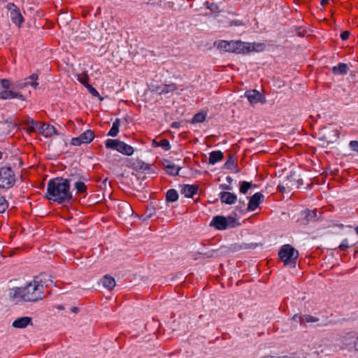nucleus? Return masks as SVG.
Listing matches in <instances>:
<instances>
[{
    "instance_id": "obj_1",
    "label": "nucleus",
    "mask_w": 358,
    "mask_h": 358,
    "mask_svg": "<svg viewBox=\"0 0 358 358\" xmlns=\"http://www.w3.org/2000/svg\"><path fill=\"white\" fill-rule=\"evenodd\" d=\"M46 197L58 203L69 202L72 199L69 180L59 177L50 180Z\"/></svg>"
},
{
    "instance_id": "obj_2",
    "label": "nucleus",
    "mask_w": 358,
    "mask_h": 358,
    "mask_svg": "<svg viewBox=\"0 0 358 358\" xmlns=\"http://www.w3.org/2000/svg\"><path fill=\"white\" fill-rule=\"evenodd\" d=\"M10 296L13 301L20 298L24 301H38L44 297L43 285L41 282L34 280L24 287L13 289Z\"/></svg>"
},
{
    "instance_id": "obj_3",
    "label": "nucleus",
    "mask_w": 358,
    "mask_h": 358,
    "mask_svg": "<svg viewBox=\"0 0 358 358\" xmlns=\"http://www.w3.org/2000/svg\"><path fill=\"white\" fill-rule=\"evenodd\" d=\"M217 48L224 52L245 54L250 52L254 49V47L250 43L241 41H220L217 45Z\"/></svg>"
},
{
    "instance_id": "obj_4",
    "label": "nucleus",
    "mask_w": 358,
    "mask_h": 358,
    "mask_svg": "<svg viewBox=\"0 0 358 358\" xmlns=\"http://www.w3.org/2000/svg\"><path fill=\"white\" fill-rule=\"evenodd\" d=\"M278 256L283 262L285 266L294 268L299 257V252L291 245L286 244L281 247L278 252Z\"/></svg>"
},
{
    "instance_id": "obj_5",
    "label": "nucleus",
    "mask_w": 358,
    "mask_h": 358,
    "mask_svg": "<svg viewBox=\"0 0 358 358\" xmlns=\"http://www.w3.org/2000/svg\"><path fill=\"white\" fill-rule=\"evenodd\" d=\"M105 145L106 148L115 150L127 156L132 155L134 152L133 147L118 139H108Z\"/></svg>"
},
{
    "instance_id": "obj_6",
    "label": "nucleus",
    "mask_w": 358,
    "mask_h": 358,
    "mask_svg": "<svg viewBox=\"0 0 358 358\" xmlns=\"http://www.w3.org/2000/svg\"><path fill=\"white\" fill-rule=\"evenodd\" d=\"M15 182V177L10 167L0 168V188L9 189Z\"/></svg>"
},
{
    "instance_id": "obj_7",
    "label": "nucleus",
    "mask_w": 358,
    "mask_h": 358,
    "mask_svg": "<svg viewBox=\"0 0 358 358\" xmlns=\"http://www.w3.org/2000/svg\"><path fill=\"white\" fill-rule=\"evenodd\" d=\"M94 138V132L90 130H86L83 133H82L79 136L73 138L71 139V143L75 146H79L83 143H90Z\"/></svg>"
},
{
    "instance_id": "obj_8",
    "label": "nucleus",
    "mask_w": 358,
    "mask_h": 358,
    "mask_svg": "<svg viewBox=\"0 0 358 358\" xmlns=\"http://www.w3.org/2000/svg\"><path fill=\"white\" fill-rule=\"evenodd\" d=\"M6 8L10 13L11 21L14 24L20 26L24 21V18L20 13V9L13 3H8L6 6Z\"/></svg>"
},
{
    "instance_id": "obj_9",
    "label": "nucleus",
    "mask_w": 358,
    "mask_h": 358,
    "mask_svg": "<svg viewBox=\"0 0 358 358\" xmlns=\"http://www.w3.org/2000/svg\"><path fill=\"white\" fill-rule=\"evenodd\" d=\"M178 89L176 83H171L169 85H160L152 86V91L155 92L159 95L166 94L170 92H173Z\"/></svg>"
},
{
    "instance_id": "obj_10",
    "label": "nucleus",
    "mask_w": 358,
    "mask_h": 358,
    "mask_svg": "<svg viewBox=\"0 0 358 358\" xmlns=\"http://www.w3.org/2000/svg\"><path fill=\"white\" fill-rule=\"evenodd\" d=\"M37 131L45 137L57 134V131L55 127L45 122H39Z\"/></svg>"
},
{
    "instance_id": "obj_11",
    "label": "nucleus",
    "mask_w": 358,
    "mask_h": 358,
    "mask_svg": "<svg viewBox=\"0 0 358 358\" xmlns=\"http://www.w3.org/2000/svg\"><path fill=\"white\" fill-rule=\"evenodd\" d=\"M264 195L261 192H257L250 199L247 210H255L264 200Z\"/></svg>"
},
{
    "instance_id": "obj_12",
    "label": "nucleus",
    "mask_w": 358,
    "mask_h": 358,
    "mask_svg": "<svg viewBox=\"0 0 358 358\" xmlns=\"http://www.w3.org/2000/svg\"><path fill=\"white\" fill-rule=\"evenodd\" d=\"M29 324H32V319L30 317L25 316L15 320L12 324V326L17 329H24Z\"/></svg>"
},
{
    "instance_id": "obj_13",
    "label": "nucleus",
    "mask_w": 358,
    "mask_h": 358,
    "mask_svg": "<svg viewBox=\"0 0 358 358\" xmlns=\"http://www.w3.org/2000/svg\"><path fill=\"white\" fill-rule=\"evenodd\" d=\"M199 187L195 185H185L182 189L181 194L185 197L193 198V196L197 194Z\"/></svg>"
},
{
    "instance_id": "obj_14",
    "label": "nucleus",
    "mask_w": 358,
    "mask_h": 358,
    "mask_svg": "<svg viewBox=\"0 0 358 358\" xmlns=\"http://www.w3.org/2000/svg\"><path fill=\"white\" fill-rule=\"evenodd\" d=\"M220 199L222 203L231 205L236 201L237 196L229 192H222L220 193Z\"/></svg>"
},
{
    "instance_id": "obj_15",
    "label": "nucleus",
    "mask_w": 358,
    "mask_h": 358,
    "mask_svg": "<svg viewBox=\"0 0 358 358\" xmlns=\"http://www.w3.org/2000/svg\"><path fill=\"white\" fill-rule=\"evenodd\" d=\"M211 224L219 230H224L227 229L228 222L226 217L217 215L213 217Z\"/></svg>"
},
{
    "instance_id": "obj_16",
    "label": "nucleus",
    "mask_w": 358,
    "mask_h": 358,
    "mask_svg": "<svg viewBox=\"0 0 358 358\" xmlns=\"http://www.w3.org/2000/svg\"><path fill=\"white\" fill-rule=\"evenodd\" d=\"M0 98L2 99H10L17 98L22 101L24 100V97L22 94L8 90H4L1 91L0 92Z\"/></svg>"
},
{
    "instance_id": "obj_17",
    "label": "nucleus",
    "mask_w": 358,
    "mask_h": 358,
    "mask_svg": "<svg viewBox=\"0 0 358 358\" xmlns=\"http://www.w3.org/2000/svg\"><path fill=\"white\" fill-rule=\"evenodd\" d=\"M245 96L247 97L251 104H255L261 101L262 98V94L255 90L245 92Z\"/></svg>"
},
{
    "instance_id": "obj_18",
    "label": "nucleus",
    "mask_w": 358,
    "mask_h": 358,
    "mask_svg": "<svg viewBox=\"0 0 358 358\" xmlns=\"http://www.w3.org/2000/svg\"><path fill=\"white\" fill-rule=\"evenodd\" d=\"M37 79H38V75L33 73L28 78L26 79L25 82L19 83L17 85V87H18L19 88H24V87H27V85H31V86L34 87V88H36L37 86L38 85V83L37 82H36V80Z\"/></svg>"
},
{
    "instance_id": "obj_19",
    "label": "nucleus",
    "mask_w": 358,
    "mask_h": 358,
    "mask_svg": "<svg viewBox=\"0 0 358 358\" xmlns=\"http://www.w3.org/2000/svg\"><path fill=\"white\" fill-rule=\"evenodd\" d=\"M37 79H38V75L33 73L28 78L26 79L25 82L19 83L17 85V87H18L19 88H24V87H27V85H31V86L34 87V88H36L37 86L38 85V83L37 82H36V80Z\"/></svg>"
},
{
    "instance_id": "obj_20",
    "label": "nucleus",
    "mask_w": 358,
    "mask_h": 358,
    "mask_svg": "<svg viewBox=\"0 0 358 358\" xmlns=\"http://www.w3.org/2000/svg\"><path fill=\"white\" fill-rule=\"evenodd\" d=\"M26 126V130L29 133L36 132L38 131L39 122L33 119H28L23 123Z\"/></svg>"
},
{
    "instance_id": "obj_21",
    "label": "nucleus",
    "mask_w": 358,
    "mask_h": 358,
    "mask_svg": "<svg viewBox=\"0 0 358 358\" xmlns=\"http://www.w3.org/2000/svg\"><path fill=\"white\" fill-rule=\"evenodd\" d=\"M332 72L335 75H345L348 73L349 68L345 63H339L338 66L332 67Z\"/></svg>"
},
{
    "instance_id": "obj_22",
    "label": "nucleus",
    "mask_w": 358,
    "mask_h": 358,
    "mask_svg": "<svg viewBox=\"0 0 358 358\" xmlns=\"http://www.w3.org/2000/svg\"><path fill=\"white\" fill-rule=\"evenodd\" d=\"M224 157L223 153L220 151H213L210 153L209 156V164H215V163L220 162Z\"/></svg>"
},
{
    "instance_id": "obj_23",
    "label": "nucleus",
    "mask_w": 358,
    "mask_h": 358,
    "mask_svg": "<svg viewBox=\"0 0 358 358\" xmlns=\"http://www.w3.org/2000/svg\"><path fill=\"white\" fill-rule=\"evenodd\" d=\"M101 282L103 286L110 290L113 289L116 285L114 278L108 275L104 276Z\"/></svg>"
},
{
    "instance_id": "obj_24",
    "label": "nucleus",
    "mask_w": 358,
    "mask_h": 358,
    "mask_svg": "<svg viewBox=\"0 0 358 358\" xmlns=\"http://www.w3.org/2000/svg\"><path fill=\"white\" fill-rule=\"evenodd\" d=\"M180 169V167L171 164H167L164 166V170L166 173L173 176H178Z\"/></svg>"
},
{
    "instance_id": "obj_25",
    "label": "nucleus",
    "mask_w": 358,
    "mask_h": 358,
    "mask_svg": "<svg viewBox=\"0 0 358 358\" xmlns=\"http://www.w3.org/2000/svg\"><path fill=\"white\" fill-rule=\"evenodd\" d=\"M120 126V120L117 118L115 122L113 123V126L110 129L108 135L115 137L117 135L119 132V127Z\"/></svg>"
},
{
    "instance_id": "obj_26",
    "label": "nucleus",
    "mask_w": 358,
    "mask_h": 358,
    "mask_svg": "<svg viewBox=\"0 0 358 358\" xmlns=\"http://www.w3.org/2000/svg\"><path fill=\"white\" fill-rule=\"evenodd\" d=\"M166 199L168 202H175L178 199V194L174 189H171L167 191Z\"/></svg>"
},
{
    "instance_id": "obj_27",
    "label": "nucleus",
    "mask_w": 358,
    "mask_h": 358,
    "mask_svg": "<svg viewBox=\"0 0 358 358\" xmlns=\"http://www.w3.org/2000/svg\"><path fill=\"white\" fill-rule=\"evenodd\" d=\"M152 143L155 146H160L163 148L165 150H169L171 149L169 141L167 139H162L159 142L154 140Z\"/></svg>"
},
{
    "instance_id": "obj_28",
    "label": "nucleus",
    "mask_w": 358,
    "mask_h": 358,
    "mask_svg": "<svg viewBox=\"0 0 358 358\" xmlns=\"http://www.w3.org/2000/svg\"><path fill=\"white\" fill-rule=\"evenodd\" d=\"M304 213L306 215V220L307 222H308L310 221L315 220L317 217L316 210H307L304 212Z\"/></svg>"
},
{
    "instance_id": "obj_29",
    "label": "nucleus",
    "mask_w": 358,
    "mask_h": 358,
    "mask_svg": "<svg viewBox=\"0 0 358 358\" xmlns=\"http://www.w3.org/2000/svg\"><path fill=\"white\" fill-rule=\"evenodd\" d=\"M75 188L78 193L83 194L87 192V186L82 181H78L75 183Z\"/></svg>"
},
{
    "instance_id": "obj_30",
    "label": "nucleus",
    "mask_w": 358,
    "mask_h": 358,
    "mask_svg": "<svg viewBox=\"0 0 358 358\" xmlns=\"http://www.w3.org/2000/svg\"><path fill=\"white\" fill-rule=\"evenodd\" d=\"M206 120V115L203 113H196L193 119H192V123H200L204 122Z\"/></svg>"
},
{
    "instance_id": "obj_31",
    "label": "nucleus",
    "mask_w": 358,
    "mask_h": 358,
    "mask_svg": "<svg viewBox=\"0 0 358 358\" xmlns=\"http://www.w3.org/2000/svg\"><path fill=\"white\" fill-rule=\"evenodd\" d=\"M252 187V183L246 181H243L241 184L240 192L242 194H245L248 190Z\"/></svg>"
},
{
    "instance_id": "obj_32",
    "label": "nucleus",
    "mask_w": 358,
    "mask_h": 358,
    "mask_svg": "<svg viewBox=\"0 0 358 358\" xmlns=\"http://www.w3.org/2000/svg\"><path fill=\"white\" fill-rule=\"evenodd\" d=\"M301 319L303 320V323L316 322L319 321L318 318L315 317L312 315H303V317H301Z\"/></svg>"
},
{
    "instance_id": "obj_33",
    "label": "nucleus",
    "mask_w": 358,
    "mask_h": 358,
    "mask_svg": "<svg viewBox=\"0 0 358 358\" xmlns=\"http://www.w3.org/2000/svg\"><path fill=\"white\" fill-rule=\"evenodd\" d=\"M285 185H279L278 186V189L279 190V192H282V193H284L286 192V189L287 188H292V187L289 185V178H287V180H285Z\"/></svg>"
},
{
    "instance_id": "obj_34",
    "label": "nucleus",
    "mask_w": 358,
    "mask_h": 358,
    "mask_svg": "<svg viewBox=\"0 0 358 358\" xmlns=\"http://www.w3.org/2000/svg\"><path fill=\"white\" fill-rule=\"evenodd\" d=\"M8 204L6 199L0 195V213H3L7 208Z\"/></svg>"
},
{
    "instance_id": "obj_35",
    "label": "nucleus",
    "mask_w": 358,
    "mask_h": 358,
    "mask_svg": "<svg viewBox=\"0 0 358 358\" xmlns=\"http://www.w3.org/2000/svg\"><path fill=\"white\" fill-rule=\"evenodd\" d=\"M86 88L87 89L88 92L93 96H96V97H99V93L98 92V91L94 87H93L92 85H86Z\"/></svg>"
},
{
    "instance_id": "obj_36",
    "label": "nucleus",
    "mask_w": 358,
    "mask_h": 358,
    "mask_svg": "<svg viewBox=\"0 0 358 358\" xmlns=\"http://www.w3.org/2000/svg\"><path fill=\"white\" fill-rule=\"evenodd\" d=\"M349 244H348V239H344L342 243L340 244V245L338 246V249L341 250V251H345L347 250L348 248H349Z\"/></svg>"
},
{
    "instance_id": "obj_37",
    "label": "nucleus",
    "mask_w": 358,
    "mask_h": 358,
    "mask_svg": "<svg viewBox=\"0 0 358 358\" xmlns=\"http://www.w3.org/2000/svg\"><path fill=\"white\" fill-rule=\"evenodd\" d=\"M89 78L87 75H83L78 77V80L83 84L85 87L86 85H89L88 83Z\"/></svg>"
},
{
    "instance_id": "obj_38",
    "label": "nucleus",
    "mask_w": 358,
    "mask_h": 358,
    "mask_svg": "<svg viewBox=\"0 0 358 358\" xmlns=\"http://www.w3.org/2000/svg\"><path fill=\"white\" fill-rule=\"evenodd\" d=\"M350 148L355 152H358V141H352L350 142Z\"/></svg>"
},
{
    "instance_id": "obj_39",
    "label": "nucleus",
    "mask_w": 358,
    "mask_h": 358,
    "mask_svg": "<svg viewBox=\"0 0 358 358\" xmlns=\"http://www.w3.org/2000/svg\"><path fill=\"white\" fill-rule=\"evenodd\" d=\"M1 85L3 88L8 90L10 87V81L7 79H2L1 80Z\"/></svg>"
},
{
    "instance_id": "obj_40",
    "label": "nucleus",
    "mask_w": 358,
    "mask_h": 358,
    "mask_svg": "<svg viewBox=\"0 0 358 358\" xmlns=\"http://www.w3.org/2000/svg\"><path fill=\"white\" fill-rule=\"evenodd\" d=\"M122 208L125 209L129 215L133 213L132 208L128 203H123Z\"/></svg>"
},
{
    "instance_id": "obj_41",
    "label": "nucleus",
    "mask_w": 358,
    "mask_h": 358,
    "mask_svg": "<svg viewBox=\"0 0 358 358\" xmlns=\"http://www.w3.org/2000/svg\"><path fill=\"white\" fill-rule=\"evenodd\" d=\"M301 317H303V315H301L299 314H295L292 317V320H294L295 322H299L301 324H303V320H302Z\"/></svg>"
},
{
    "instance_id": "obj_42",
    "label": "nucleus",
    "mask_w": 358,
    "mask_h": 358,
    "mask_svg": "<svg viewBox=\"0 0 358 358\" xmlns=\"http://www.w3.org/2000/svg\"><path fill=\"white\" fill-rule=\"evenodd\" d=\"M349 36H350V31H344L341 34V38L343 41L347 40L349 38Z\"/></svg>"
},
{
    "instance_id": "obj_43",
    "label": "nucleus",
    "mask_w": 358,
    "mask_h": 358,
    "mask_svg": "<svg viewBox=\"0 0 358 358\" xmlns=\"http://www.w3.org/2000/svg\"><path fill=\"white\" fill-rule=\"evenodd\" d=\"M224 166H225V167H226L227 169H231V166H234V160H232L231 159H228V160L226 162V163H225Z\"/></svg>"
},
{
    "instance_id": "obj_44",
    "label": "nucleus",
    "mask_w": 358,
    "mask_h": 358,
    "mask_svg": "<svg viewBox=\"0 0 358 358\" xmlns=\"http://www.w3.org/2000/svg\"><path fill=\"white\" fill-rule=\"evenodd\" d=\"M249 248V247H248V245H247V244H244V245H237V244H236V245H234V249H235V250H241V249H243V248H244V249H247V248Z\"/></svg>"
},
{
    "instance_id": "obj_45",
    "label": "nucleus",
    "mask_w": 358,
    "mask_h": 358,
    "mask_svg": "<svg viewBox=\"0 0 358 358\" xmlns=\"http://www.w3.org/2000/svg\"><path fill=\"white\" fill-rule=\"evenodd\" d=\"M230 24L231 26H233V25H234V26H241V25H243V23L240 20H233V21L231 22Z\"/></svg>"
},
{
    "instance_id": "obj_46",
    "label": "nucleus",
    "mask_w": 358,
    "mask_h": 358,
    "mask_svg": "<svg viewBox=\"0 0 358 358\" xmlns=\"http://www.w3.org/2000/svg\"><path fill=\"white\" fill-rule=\"evenodd\" d=\"M220 187L223 189H226V190H231V187L228 185H226V184H224V185H220Z\"/></svg>"
},
{
    "instance_id": "obj_47",
    "label": "nucleus",
    "mask_w": 358,
    "mask_h": 358,
    "mask_svg": "<svg viewBox=\"0 0 358 358\" xmlns=\"http://www.w3.org/2000/svg\"><path fill=\"white\" fill-rule=\"evenodd\" d=\"M329 1V0H321V1H320V4H321L322 6H325L326 4H327V3H328Z\"/></svg>"
},
{
    "instance_id": "obj_48",
    "label": "nucleus",
    "mask_w": 358,
    "mask_h": 358,
    "mask_svg": "<svg viewBox=\"0 0 358 358\" xmlns=\"http://www.w3.org/2000/svg\"><path fill=\"white\" fill-rule=\"evenodd\" d=\"M71 312H73L74 313H77L78 312V308L73 307V308H71Z\"/></svg>"
},
{
    "instance_id": "obj_49",
    "label": "nucleus",
    "mask_w": 358,
    "mask_h": 358,
    "mask_svg": "<svg viewBox=\"0 0 358 358\" xmlns=\"http://www.w3.org/2000/svg\"><path fill=\"white\" fill-rule=\"evenodd\" d=\"M178 124H179L178 122H173L172 127L177 128V127H178Z\"/></svg>"
},
{
    "instance_id": "obj_50",
    "label": "nucleus",
    "mask_w": 358,
    "mask_h": 358,
    "mask_svg": "<svg viewBox=\"0 0 358 358\" xmlns=\"http://www.w3.org/2000/svg\"><path fill=\"white\" fill-rule=\"evenodd\" d=\"M227 180L229 183H231V181H232V178H231L230 176H227Z\"/></svg>"
},
{
    "instance_id": "obj_51",
    "label": "nucleus",
    "mask_w": 358,
    "mask_h": 358,
    "mask_svg": "<svg viewBox=\"0 0 358 358\" xmlns=\"http://www.w3.org/2000/svg\"><path fill=\"white\" fill-rule=\"evenodd\" d=\"M151 216H152V213H150L146 215V217L148 218V217H150Z\"/></svg>"
},
{
    "instance_id": "obj_52",
    "label": "nucleus",
    "mask_w": 358,
    "mask_h": 358,
    "mask_svg": "<svg viewBox=\"0 0 358 358\" xmlns=\"http://www.w3.org/2000/svg\"><path fill=\"white\" fill-rule=\"evenodd\" d=\"M149 169V166H148V164H146V165L145 166L144 170H145V169Z\"/></svg>"
},
{
    "instance_id": "obj_53",
    "label": "nucleus",
    "mask_w": 358,
    "mask_h": 358,
    "mask_svg": "<svg viewBox=\"0 0 358 358\" xmlns=\"http://www.w3.org/2000/svg\"><path fill=\"white\" fill-rule=\"evenodd\" d=\"M355 231H356V233L358 235V226L355 228Z\"/></svg>"
},
{
    "instance_id": "obj_54",
    "label": "nucleus",
    "mask_w": 358,
    "mask_h": 358,
    "mask_svg": "<svg viewBox=\"0 0 358 358\" xmlns=\"http://www.w3.org/2000/svg\"><path fill=\"white\" fill-rule=\"evenodd\" d=\"M2 155H3L2 152H0V159L2 158Z\"/></svg>"
},
{
    "instance_id": "obj_55",
    "label": "nucleus",
    "mask_w": 358,
    "mask_h": 358,
    "mask_svg": "<svg viewBox=\"0 0 358 358\" xmlns=\"http://www.w3.org/2000/svg\"><path fill=\"white\" fill-rule=\"evenodd\" d=\"M208 8L212 10L213 6H208Z\"/></svg>"
},
{
    "instance_id": "obj_56",
    "label": "nucleus",
    "mask_w": 358,
    "mask_h": 358,
    "mask_svg": "<svg viewBox=\"0 0 358 358\" xmlns=\"http://www.w3.org/2000/svg\"><path fill=\"white\" fill-rule=\"evenodd\" d=\"M208 8L212 10L213 6H208Z\"/></svg>"
},
{
    "instance_id": "obj_57",
    "label": "nucleus",
    "mask_w": 358,
    "mask_h": 358,
    "mask_svg": "<svg viewBox=\"0 0 358 358\" xmlns=\"http://www.w3.org/2000/svg\"><path fill=\"white\" fill-rule=\"evenodd\" d=\"M357 340H358V337H357Z\"/></svg>"
}]
</instances>
